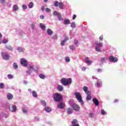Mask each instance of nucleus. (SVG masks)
Instances as JSON below:
<instances>
[{"instance_id":"obj_1","label":"nucleus","mask_w":126,"mask_h":126,"mask_svg":"<svg viewBox=\"0 0 126 126\" xmlns=\"http://www.w3.org/2000/svg\"><path fill=\"white\" fill-rule=\"evenodd\" d=\"M61 82L64 86L69 85V84H71V78L66 79L65 78H63L61 80Z\"/></svg>"},{"instance_id":"obj_2","label":"nucleus","mask_w":126,"mask_h":126,"mask_svg":"<svg viewBox=\"0 0 126 126\" xmlns=\"http://www.w3.org/2000/svg\"><path fill=\"white\" fill-rule=\"evenodd\" d=\"M53 98L54 99L56 102H60L62 101V99H63V96L61 94L55 93L53 94Z\"/></svg>"},{"instance_id":"obj_3","label":"nucleus","mask_w":126,"mask_h":126,"mask_svg":"<svg viewBox=\"0 0 126 126\" xmlns=\"http://www.w3.org/2000/svg\"><path fill=\"white\" fill-rule=\"evenodd\" d=\"M53 15L55 16H57L59 21L63 20V16H62L61 13L58 12L57 11H55L53 12Z\"/></svg>"},{"instance_id":"obj_4","label":"nucleus","mask_w":126,"mask_h":126,"mask_svg":"<svg viewBox=\"0 0 126 126\" xmlns=\"http://www.w3.org/2000/svg\"><path fill=\"white\" fill-rule=\"evenodd\" d=\"M75 95L77 100H78V101H79L80 103H83V100H82V98L81 97V94H80V93L77 92L75 93Z\"/></svg>"},{"instance_id":"obj_5","label":"nucleus","mask_w":126,"mask_h":126,"mask_svg":"<svg viewBox=\"0 0 126 126\" xmlns=\"http://www.w3.org/2000/svg\"><path fill=\"white\" fill-rule=\"evenodd\" d=\"M1 55L2 56V59H3V60H5V61H8V60H9L10 58V56H9V55L4 52H2L1 53Z\"/></svg>"},{"instance_id":"obj_6","label":"nucleus","mask_w":126,"mask_h":126,"mask_svg":"<svg viewBox=\"0 0 126 126\" xmlns=\"http://www.w3.org/2000/svg\"><path fill=\"white\" fill-rule=\"evenodd\" d=\"M95 51H96V52H98V53H101V49H100V48H101V47H102V43H95Z\"/></svg>"},{"instance_id":"obj_7","label":"nucleus","mask_w":126,"mask_h":126,"mask_svg":"<svg viewBox=\"0 0 126 126\" xmlns=\"http://www.w3.org/2000/svg\"><path fill=\"white\" fill-rule=\"evenodd\" d=\"M21 64L23 65V66H27V64H28V62H27V60L24 58H22L20 60Z\"/></svg>"},{"instance_id":"obj_8","label":"nucleus","mask_w":126,"mask_h":126,"mask_svg":"<svg viewBox=\"0 0 126 126\" xmlns=\"http://www.w3.org/2000/svg\"><path fill=\"white\" fill-rule=\"evenodd\" d=\"M118 60L117 57H114V56H110L109 57V61L111 63H117L118 62Z\"/></svg>"},{"instance_id":"obj_9","label":"nucleus","mask_w":126,"mask_h":126,"mask_svg":"<svg viewBox=\"0 0 126 126\" xmlns=\"http://www.w3.org/2000/svg\"><path fill=\"white\" fill-rule=\"evenodd\" d=\"M9 109L10 112H14L16 111V106L15 105H10L9 107Z\"/></svg>"},{"instance_id":"obj_10","label":"nucleus","mask_w":126,"mask_h":126,"mask_svg":"<svg viewBox=\"0 0 126 126\" xmlns=\"http://www.w3.org/2000/svg\"><path fill=\"white\" fill-rule=\"evenodd\" d=\"M72 108L75 110V111H76L77 112H78L79 110L80 109V107H79V106L76 104H73L72 105Z\"/></svg>"},{"instance_id":"obj_11","label":"nucleus","mask_w":126,"mask_h":126,"mask_svg":"<svg viewBox=\"0 0 126 126\" xmlns=\"http://www.w3.org/2000/svg\"><path fill=\"white\" fill-rule=\"evenodd\" d=\"M72 126H79V124H78V121L76 119H74L71 122Z\"/></svg>"},{"instance_id":"obj_12","label":"nucleus","mask_w":126,"mask_h":126,"mask_svg":"<svg viewBox=\"0 0 126 126\" xmlns=\"http://www.w3.org/2000/svg\"><path fill=\"white\" fill-rule=\"evenodd\" d=\"M85 63H87V64H88L89 65H90V64L92 63V61H91L89 59V58H88V57L86 58L85 59Z\"/></svg>"},{"instance_id":"obj_13","label":"nucleus","mask_w":126,"mask_h":126,"mask_svg":"<svg viewBox=\"0 0 126 126\" xmlns=\"http://www.w3.org/2000/svg\"><path fill=\"white\" fill-rule=\"evenodd\" d=\"M93 102L94 104L95 105V106H99V101L98 100V99H97V98H94L93 99Z\"/></svg>"},{"instance_id":"obj_14","label":"nucleus","mask_w":126,"mask_h":126,"mask_svg":"<svg viewBox=\"0 0 126 126\" xmlns=\"http://www.w3.org/2000/svg\"><path fill=\"white\" fill-rule=\"evenodd\" d=\"M64 107H65V105L63 102H60L58 104V108H59V109H63Z\"/></svg>"},{"instance_id":"obj_15","label":"nucleus","mask_w":126,"mask_h":126,"mask_svg":"<svg viewBox=\"0 0 126 126\" xmlns=\"http://www.w3.org/2000/svg\"><path fill=\"white\" fill-rule=\"evenodd\" d=\"M87 94V100H88V101L89 100H91L92 99V96H91V92H88Z\"/></svg>"},{"instance_id":"obj_16","label":"nucleus","mask_w":126,"mask_h":126,"mask_svg":"<svg viewBox=\"0 0 126 126\" xmlns=\"http://www.w3.org/2000/svg\"><path fill=\"white\" fill-rule=\"evenodd\" d=\"M7 98L8 100H11L13 98V95L11 94H7Z\"/></svg>"},{"instance_id":"obj_17","label":"nucleus","mask_w":126,"mask_h":126,"mask_svg":"<svg viewBox=\"0 0 126 126\" xmlns=\"http://www.w3.org/2000/svg\"><path fill=\"white\" fill-rule=\"evenodd\" d=\"M57 89L58 91H60V92H62V91L63 90V87L62 85H58Z\"/></svg>"},{"instance_id":"obj_18","label":"nucleus","mask_w":126,"mask_h":126,"mask_svg":"<svg viewBox=\"0 0 126 126\" xmlns=\"http://www.w3.org/2000/svg\"><path fill=\"white\" fill-rule=\"evenodd\" d=\"M72 109L71 108H68L67 109V113L68 115H71V114H72Z\"/></svg>"},{"instance_id":"obj_19","label":"nucleus","mask_w":126,"mask_h":126,"mask_svg":"<svg viewBox=\"0 0 126 126\" xmlns=\"http://www.w3.org/2000/svg\"><path fill=\"white\" fill-rule=\"evenodd\" d=\"M83 89L86 94H87L88 92H90V91H88V87L86 86H84Z\"/></svg>"},{"instance_id":"obj_20","label":"nucleus","mask_w":126,"mask_h":126,"mask_svg":"<svg viewBox=\"0 0 126 126\" xmlns=\"http://www.w3.org/2000/svg\"><path fill=\"white\" fill-rule=\"evenodd\" d=\"M64 24H65V25L70 24V21H69V20L66 19L64 20Z\"/></svg>"},{"instance_id":"obj_21","label":"nucleus","mask_w":126,"mask_h":126,"mask_svg":"<svg viewBox=\"0 0 126 126\" xmlns=\"http://www.w3.org/2000/svg\"><path fill=\"white\" fill-rule=\"evenodd\" d=\"M59 6L60 9H63V2H60Z\"/></svg>"},{"instance_id":"obj_22","label":"nucleus","mask_w":126,"mask_h":126,"mask_svg":"<svg viewBox=\"0 0 126 126\" xmlns=\"http://www.w3.org/2000/svg\"><path fill=\"white\" fill-rule=\"evenodd\" d=\"M67 40H68V38H66L64 40H63L61 43V45L62 46H64V43H65V42H66V41H67Z\"/></svg>"},{"instance_id":"obj_23","label":"nucleus","mask_w":126,"mask_h":126,"mask_svg":"<svg viewBox=\"0 0 126 126\" xmlns=\"http://www.w3.org/2000/svg\"><path fill=\"white\" fill-rule=\"evenodd\" d=\"M13 67L15 69H17V68H18V65H17V63H14L13 64Z\"/></svg>"},{"instance_id":"obj_24","label":"nucleus","mask_w":126,"mask_h":126,"mask_svg":"<svg viewBox=\"0 0 126 126\" xmlns=\"http://www.w3.org/2000/svg\"><path fill=\"white\" fill-rule=\"evenodd\" d=\"M53 33V31H52L51 29H48L47 30V33L48 34V35H52Z\"/></svg>"},{"instance_id":"obj_25","label":"nucleus","mask_w":126,"mask_h":126,"mask_svg":"<svg viewBox=\"0 0 126 126\" xmlns=\"http://www.w3.org/2000/svg\"><path fill=\"white\" fill-rule=\"evenodd\" d=\"M45 110L46 112H47V113H49V112H51V111H52V109H51V108H50L49 107H45Z\"/></svg>"},{"instance_id":"obj_26","label":"nucleus","mask_w":126,"mask_h":126,"mask_svg":"<svg viewBox=\"0 0 126 126\" xmlns=\"http://www.w3.org/2000/svg\"><path fill=\"white\" fill-rule=\"evenodd\" d=\"M39 77H40V78H41V79H45V78H46V76L42 74H40L39 75Z\"/></svg>"},{"instance_id":"obj_27","label":"nucleus","mask_w":126,"mask_h":126,"mask_svg":"<svg viewBox=\"0 0 126 126\" xmlns=\"http://www.w3.org/2000/svg\"><path fill=\"white\" fill-rule=\"evenodd\" d=\"M32 96L33 97H35V98H37L38 97V95H37V93H36L34 91H32Z\"/></svg>"},{"instance_id":"obj_28","label":"nucleus","mask_w":126,"mask_h":126,"mask_svg":"<svg viewBox=\"0 0 126 126\" xmlns=\"http://www.w3.org/2000/svg\"><path fill=\"white\" fill-rule=\"evenodd\" d=\"M33 6H34V4L33 3V2H31L29 4V8H32Z\"/></svg>"},{"instance_id":"obj_29","label":"nucleus","mask_w":126,"mask_h":126,"mask_svg":"<svg viewBox=\"0 0 126 126\" xmlns=\"http://www.w3.org/2000/svg\"><path fill=\"white\" fill-rule=\"evenodd\" d=\"M40 27L41 29H43V30H45V29H46V27L45 26V25H44V24H43L42 23H40Z\"/></svg>"},{"instance_id":"obj_30","label":"nucleus","mask_w":126,"mask_h":126,"mask_svg":"<svg viewBox=\"0 0 126 126\" xmlns=\"http://www.w3.org/2000/svg\"><path fill=\"white\" fill-rule=\"evenodd\" d=\"M5 85L4 84L1 83H0V89H3V88H4L5 87Z\"/></svg>"},{"instance_id":"obj_31","label":"nucleus","mask_w":126,"mask_h":126,"mask_svg":"<svg viewBox=\"0 0 126 126\" xmlns=\"http://www.w3.org/2000/svg\"><path fill=\"white\" fill-rule=\"evenodd\" d=\"M28 68L29 69V70H30V71H31V70H32V69H33V67L31 65H29L28 66Z\"/></svg>"},{"instance_id":"obj_32","label":"nucleus","mask_w":126,"mask_h":126,"mask_svg":"<svg viewBox=\"0 0 126 126\" xmlns=\"http://www.w3.org/2000/svg\"><path fill=\"white\" fill-rule=\"evenodd\" d=\"M59 2L58 1H54V6L58 7L59 5Z\"/></svg>"},{"instance_id":"obj_33","label":"nucleus","mask_w":126,"mask_h":126,"mask_svg":"<svg viewBox=\"0 0 126 126\" xmlns=\"http://www.w3.org/2000/svg\"><path fill=\"white\" fill-rule=\"evenodd\" d=\"M14 11H16L17 10H18V6L17 5H14Z\"/></svg>"},{"instance_id":"obj_34","label":"nucleus","mask_w":126,"mask_h":126,"mask_svg":"<svg viewBox=\"0 0 126 126\" xmlns=\"http://www.w3.org/2000/svg\"><path fill=\"white\" fill-rule=\"evenodd\" d=\"M100 62L101 63H104L106 62V58H101L100 60Z\"/></svg>"},{"instance_id":"obj_35","label":"nucleus","mask_w":126,"mask_h":126,"mask_svg":"<svg viewBox=\"0 0 126 126\" xmlns=\"http://www.w3.org/2000/svg\"><path fill=\"white\" fill-rule=\"evenodd\" d=\"M65 60L66 63H69V62H70V59H69V57H66L65 58Z\"/></svg>"},{"instance_id":"obj_36","label":"nucleus","mask_w":126,"mask_h":126,"mask_svg":"<svg viewBox=\"0 0 126 126\" xmlns=\"http://www.w3.org/2000/svg\"><path fill=\"white\" fill-rule=\"evenodd\" d=\"M7 77L9 79H12V78H13V75L11 74H8L7 75Z\"/></svg>"},{"instance_id":"obj_37","label":"nucleus","mask_w":126,"mask_h":126,"mask_svg":"<svg viewBox=\"0 0 126 126\" xmlns=\"http://www.w3.org/2000/svg\"><path fill=\"white\" fill-rule=\"evenodd\" d=\"M69 48L70 50H72V51H74V50H75V47H74L73 45L70 46Z\"/></svg>"},{"instance_id":"obj_38","label":"nucleus","mask_w":126,"mask_h":126,"mask_svg":"<svg viewBox=\"0 0 126 126\" xmlns=\"http://www.w3.org/2000/svg\"><path fill=\"white\" fill-rule=\"evenodd\" d=\"M70 27H71V28H75V23H74V22H72L71 24Z\"/></svg>"},{"instance_id":"obj_39","label":"nucleus","mask_w":126,"mask_h":126,"mask_svg":"<svg viewBox=\"0 0 126 126\" xmlns=\"http://www.w3.org/2000/svg\"><path fill=\"white\" fill-rule=\"evenodd\" d=\"M17 50L19 52H23V49H22V48L20 47H19L18 48H17Z\"/></svg>"},{"instance_id":"obj_40","label":"nucleus","mask_w":126,"mask_h":126,"mask_svg":"<svg viewBox=\"0 0 126 126\" xmlns=\"http://www.w3.org/2000/svg\"><path fill=\"white\" fill-rule=\"evenodd\" d=\"M6 49L9 50V51H12V50H13L12 47L10 46L7 47Z\"/></svg>"},{"instance_id":"obj_41","label":"nucleus","mask_w":126,"mask_h":126,"mask_svg":"<svg viewBox=\"0 0 126 126\" xmlns=\"http://www.w3.org/2000/svg\"><path fill=\"white\" fill-rule=\"evenodd\" d=\"M101 113L102 115H106V112H105L104 109L101 110Z\"/></svg>"},{"instance_id":"obj_42","label":"nucleus","mask_w":126,"mask_h":126,"mask_svg":"<svg viewBox=\"0 0 126 126\" xmlns=\"http://www.w3.org/2000/svg\"><path fill=\"white\" fill-rule=\"evenodd\" d=\"M22 8L24 9H27V6H26V5L25 4H23L22 5Z\"/></svg>"},{"instance_id":"obj_43","label":"nucleus","mask_w":126,"mask_h":126,"mask_svg":"<svg viewBox=\"0 0 126 126\" xmlns=\"http://www.w3.org/2000/svg\"><path fill=\"white\" fill-rule=\"evenodd\" d=\"M2 42L4 44H6V43L8 42V40H7V39H3Z\"/></svg>"},{"instance_id":"obj_44","label":"nucleus","mask_w":126,"mask_h":126,"mask_svg":"<svg viewBox=\"0 0 126 126\" xmlns=\"http://www.w3.org/2000/svg\"><path fill=\"white\" fill-rule=\"evenodd\" d=\"M90 118H94V114L92 113H90Z\"/></svg>"},{"instance_id":"obj_45","label":"nucleus","mask_w":126,"mask_h":126,"mask_svg":"<svg viewBox=\"0 0 126 126\" xmlns=\"http://www.w3.org/2000/svg\"><path fill=\"white\" fill-rule=\"evenodd\" d=\"M41 104L42 105H43V106H46V101H42L41 102Z\"/></svg>"},{"instance_id":"obj_46","label":"nucleus","mask_w":126,"mask_h":126,"mask_svg":"<svg viewBox=\"0 0 126 126\" xmlns=\"http://www.w3.org/2000/svg\"><path fill=\"white\" fill-rule=\"evenodd\" d=\"M6 1V0H0V2L1 3H4Z\"/></svg>"},{"instance_id":"obj_47","label":"nucleus","mask_w":126,"mask_h":126,"mask_svg":"<svg viewBox=\"0 0 126 126\" xmlns=\"http://www.w3.org/2000/svg\"><path fill=\"white\" fill-rule=\"evenodd\" d=\"M74 43L75 45H77V44H78V40L77 39H75Z\"/></svg>"},{"instance_id":"obj_48","label":"nucleus","mask_w":126,"mask_h":126,"mask_svg":"<svg viewBox=\"0 0 126 126\" xmlns=\"http://www.w3.org/2000/svg\"><path fill=\"white\" fill-rule=\"evenodd\" d=\"M23 113H27V109H25V108H23L22 110Z\"/></svg>"},{"instance_id":"obj_49","label":"nucleus","mask_w":126,"mask_h":126,"mask_svg":"<svg viewBox=\"0 0 126 126\" xmlns=\"http://www.w3.org/2000/svg\"><path fill=\"white\" fill-rule=\"evenodd\" d=\"M103 35H101V36L99 37V40H100V41H103Z\"/></svg>"},{"instance_id":"obj_50","label":"nucleus","mask_w":126,"mask_h":126,"mask_svg":"<svg viewBox=\"0 0 126 126\" xmlns=\"http://www.w3.org/2000/svg\"><path fill=\"white\" fill-rule=\"evenodd\" d=\"M95 86H97V87H100V83L97 82V84H95Z\"/></svg>"},{"instance_id":"obj_51","label":"nucleus","mask_w":126,"mask_h":126,"mask_svg":"<svg viewBox=\"0 0 126 126\" xmlns=\"http://www.w3.org/2000/svg\"><path fill=\"white\" fill-rule=\"evenodd\" d=\"M50 10H50V8H47L46 9V12H50Z\"/></svg>"},{"instance_id":"obj_52","label":"nucleus","mask_w":126,"mask_h":126,"mask_svg":"<svg viewBox=\"0 0 126 126\" xmlns=\"http://www.w3.org/2000/svg\"><path fill=\"white\" fill-rule=\"evenodd\" d=\"M76 18V15L74 14L73 16V18H72V19H73V20H74V19H75Z\"/></svg>"},{"instance_id":"obj_53","label":"nucleus","mask_w":126,"mask_h":126,"mask_svg":"<svg viewBox=\"0 0 126 126\" xmlns=\"http://www.w3.org/2000/svg\"><path fill=\"white\" fill-rule=\"evenodd\" d=\"M40 19H44L45 18V16L43 15L40 16Z\"/></svg>"},{"instance_id":"obj_54","label":"nucleus","mask_w":126,"mask_h":126,"mask_svg":"<svg viewBox=\"0 0 126 126\" xmlns=\"http://www.w3.org/2000/svg\"><path fill=\"white\" fill-rule=\"evenodd\" d=\"M86 70V67L84 66L82 68V70H83V71H85V70Z\"/></svg>"},{"instance_id":"obj_55","label":"nucleus","mask_w":126,"mask_h":126,"mask_svg":"<svg viewBox=\"0 0 126 126\" xmlns=\"http://www.w3.org/2000/svg\"><path fill=\"white\" fill-rule=\"evenodd\" d=\"M31 27H32V29H34V24H32L31 25Z\"/></svg>"},{"instance_id":"obj_56","label":"nucleus","mask_w":126,"mask_h":126,"mask_svg":"<svg viewBox=\"0 0 126 126\" xmlns=\"http://www.w3.org/2000/svg\"><path fill=\"white\" fill-rule=\"evenodd\" d=\"M97 71L98 72H102V69H98Z\"/></svg>"},{"instance_id":"obj_57","label":"nucleus","mask_w":126,"mask_h":126,"mask_svg":"<svg viewBox=\"0 0 126 126\" xmlns=\"http://www.w3.org/2000/svg\"><path fill=\"white\" fill-rule=\"evenodd\" d=\"M119 102V99H116L114 100V103H118Z\"/></svg>"},{"instance_id":"obj_58","label":"nucleus","mask_w":126,"mask_h":126,"mask_svg":"<svg viewBox=\"0 0 126 126\" xmlns=\"http://www.w3.org/2000/svg\"><path fill=\"white\" fill-rule=\"evenodd\" d=\"M44 9H45V7H44V6L41 7V10L44 11Z\"/></svg>"},{"instance_id":"obj_59","label":"nucleus","mask_w":126,"mask_h":126,"mask_svg":"<svg viewBox=\"0 0 126 126\" xmlns=\"http://www.w3.org/2000/svg\"><path fill=\"white\" fill-rule=\"evenodd\" d=\"M2 37V34L0 33V38H1Z\"/></svg>"},{"instance_id":"obj_60","label":"nucleus","mask_w":126,"mask_h":126,"mask_svg":"<svg viewBox=\"0 0 126 126\" xmlns=\"http://www.w3.org/2000/svg\"><path fill=\"white\" fill-rule=\"evenodd\" d=\"M44 2H47L48 1V0H44Z\"/></svg>"},{"instance_id":"obj_61","label":"nucleus","mask_w":126,"mask_h":126,"mask_svg":"<svg viewBox=\"0 0 126 126\" xmlns=\"http://www.w3.org/2000/svg\"><path fill=\"white\" fill-rule=\"evenodd\" d=\"M29 91H31V89H29Z\"/></svg>"},{"instance_id":"obj_62","label":"nucleus","mask_w":126,"mask_h":126,"mask_svg":"<svg viewBox=\"0 0 126 126\" xmlns=\"http://www.w3.org/2000/svg\"><path fill=\"white\" fill-rule=\"evenodd\" d=\"M1 44V41H0V44Z\"/></svg>"},{"instance_id":"obj_63","label":"nucleus","mask_w":126,"mask_h":126,"mask_svg":"<svg viewBox=\"0 0 126 126\" xmlns=\"http://www.w3.org/2000/svg\"><path fill=\"white\" fill-rule=\"evenodd\" d=\"M27 73H28V71H27Z\"/></svg>"}]
</instances>
